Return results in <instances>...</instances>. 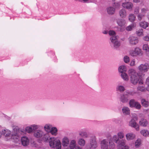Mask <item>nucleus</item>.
Instances as JSON below:
<instances>
[{
  "mask_svg": "<svg viewBox=\"0 0 149 149\" xmlns=\"http://www.w3.org/2000/svg\"><path fill=\"white\" fill-rule=\"evenodd\" d=\"M128 74L130 77V81L131 83L134 85L139 84L137 87V91L138 92H145L147 91V87L146 88L143 86H141L144 84L143 80L139 78L138 76V73L134 69H130L128 71Z\"/></svg>",
  "mask_w": 149,
  "mask_h": 149,
  "instance_id": "nucleus-1",
  "label": "nucleus"
},
{
  "mask_svg": "<svg viewBox=\"0 0 149 149\" xmlns=\"http://www.w3.org/2000/svg\"><path fill=\"white\" fill-rule=\"evenodd\" d=\"M49 144L51 147L56 149H61V144L60 141L54 138H50L49 140Z\"/></svg>",
  "mask_w": 149,
  "mask_h": 149,
  "instance_id": "nucleus-2",
  "label": "nucleus"
},
{
  "mask_svg": "<svg viewBox=\"0 0 149 149\" xmlns=\"http://www.w3.org/2000/svg\"><path fill=\"white\" fill-rule=\"evenodd\" d=\"M134 94L132 92H127L126 93L121 95L120 98V101L123 103H126L127 102L130 98L129 95H132Z\"/></svg>",
  "mask_w": 149,
  "mask_h": 149,
  "instance_id": "nucleus-3",
  "label": "nucleus"
},
{
  "mask_svg": "<svg viewBox=\"0 0 149 149\" xmlns=\"http://www.w3.org/2000/svg\"><path fill=\"white\" fill-rule=\"evenodd\" d=\"M24 132L21 129H17V128H15L13 130L12 134V138L13 139H18L19 136L21 135H22Z\"/></svg>",
  "mask_w": 149,
  "mask_h": 149,
  "instance_id": "nucleus-4",
  "label": "nucleus"
},
{
  "mask_svg": "<svg viewBox=\"0 0 149 149\" xmlns=\"http://www.w3.org/2000/svg\"><path fill=\"white\" fill-rule=\"evenodd\" d=\"M138 69L141 72H146L149 70V64L147 63L141 64L138 67Z\"/></svg>",
  "mask_w": 149,
  "mask_h": 149,
  "instance_id": "nucleus-5",
  "label": "nucleus"
},
{
  "mask_svg": "<svg viewBox=\"0 0 149 149\" xmlns=\"http://www.w3.org/2000/svg\"><path fill=\"white\" fill-rule=\"evenodd\" d=\"M118 36H111L110 38L111 42L112 43L115 48H118L120 45V43L117 41Z\"/></svg>",
  "mask_w": 149,
  "mask_h": 149,
  "instance_id": "nucleus-6",
  "label": "nucleus"
},
{
  "mask_svg": "<svg viewBox=\"0 0 149 149\" xmlns=\"http://www.w3.org/2000/svg\"><path fill=\"white\" fill-rule=\"evenodd\" d=\"M128 40L130 44L132 45H136L139 42L138 38L136 37L130 36Z\"/></svg>",
  "mask_w": 149,
  "mask_h": 149,
  "instance_id": "nucleus-7",
  "label": "nucleus"
},
{
  "mask_svg": "<svg viewBox=\"0 0 149 149\" xmlns=\"http://www.w3.org/2000/svg\"><path fill=\"white\" fill-rule=\"evenodd\" d=\"M109 142L107 139H104L100 143V146L101 149H109Z\"/></svg>",
  "mask_w": 149,
  "mask_h": 149,
  "instance_id": "nucleus-8",
  "label": "nucleus"
},
{
  "mask_svg": "<svg viewBox=\"0 0 149 149\" xmlns=\"http://www.w3.org/2000/svg\"><path fill=\"white\" fill-rule=\"evenodd\" d=\"M122 6L127 9H131L133 7V5L131 2L126 1L122 3Z\"/></svg>",
  "mask_w": 149,
  "mask_h": 149,
  "instance_id": "nucleus-9",
  "label": "nucleus"
},
{
  "mask_svg": "<svg viewBox=\"0 0 149 149\" xmlns=\"http://www.w3.org/2000/svg\"><path fill=\"white\" fill-rule=\"evenodd\" d=\"M129 125L132 127L134 128L137 131L139 130V126L134 119H132L130 121Z\"/></svg>",
  "mask_w": 149,
  "mask_h": 149,
  "instance_id": "nucleus-10",
  "label": "nucleus"
},
{
  "mask_svg": "<svg viewBox=\"0 0 149 149\" xmlns=\"http://www.w3.org/2000/svg\"><path fill=\"white\" fill-rule=\"evenodd\" d=\"M38 128V126L36 125H33L30 127H26L25 128V131L26 132L30 133L32 132L33 130H36Z\"/></svg>",
  "mask_w": 149,
  "mask_h": 149,
  "instance_id": "nucleus-11",
  "label": "nucleus"
},
{
  "mask_svg": "<svg viewBox=\"0 0 149 149\" xmlns=\"http://www.w3.org/2000/svg\"><path fill=\"white\" fill-rule=\"evenodd\" d=\"M22 144L24 146H26L29 143V140L26 136H23L21 139Z\"/></svg>",
  "mask_w": 149,
  "mask_h": 149,
  "instance_id": "nucleus-12",
  "label": "nucleus"
},
{
  "mask_svg": "<svg viewBox=\"0 0 149 149\" xmlns=\"http://www.w3.org/2000/svg\"><path fill=\"white\" fill-rule=\"evenodd\" d=\"M126 139L128 141L133 140L136 137L135 135L133 133H129L127 134L126 135Z\"/></svg>",
  "mask_w": 149,
  "mask_h": 149,
  "instance_id": "nucleus-13",
  "label": "nucleus"
},
{
  "mask_svg": "<svg viewBox=\"0 0 149 149\" xmlns=\"http://www.w3.org/2000/svg\"><path fill=\"white\" fill-rule=\"evenodd\" d=\"M119 14L121 18H125L127 16V12L126 10L124 8H122L119 11Z\"/></svg>",
  "mask_w": 149,
  "mask_h": 149,
  "instance_id": "nucleus-14",
  "label": "nucleus"
},
{
  "mask_svg": "<svg viewBox=\"0 0 149 149\" xmlns=\"http://www.w3.org/2000/svg\"><path fill=\"white\" fill-rule=\"evenodd\" d=\"M117 23L119 26L122 27L125 25L126 22L124 19H120L117 20Z\"/></svg>",
  "mask_w": 149,
  "mask_h": 149,
  "instance_id": "nucleus-15",
  "label": "nucleus"
},
{
  "mask_svg": "<svg viewBox=\"0 0 149 149\" xmlns=\"http://www.w3.org/2000/svg\"><path fill=\"white\" fill-rule=\"evenodd\" d=\"M43 135V132L39 130L35 131L34 132V136L37 138L42 136Z\"/></svg>",
  "mask_w": 149,
  "mask_h": 149,
  "instance_id": "nucleus-16",
  "label": "nucleus"
},
{
  "mask_svg": "<svg viewBox=\"0 0 149 149\" xmlns=\"http://www.w3.org/2000/svg\"><path fill=\"white\" fill-rule=\"evenodd\" d=\"M91 147L93 148H95L97 146V144L95 139L91 140L90 142Z\"/></svg>",
  "mask_w": 149,
  "mask_h": 149,
  "instance_id": "nucleus-17",
  "label": "nucleus"
},
{
  "mask_svg": "<svg viewBox=\"0 0 149 149\" xmlns=\"http://www.w3.org/2000/svg\"><path fill=\"white\" fill-rule=\"evenodd\" d=\"M107 11L109 14L112 15L114 13L115 10L113 7H109L107 8Z\"/></svg>",
  "mask_w": 149,
  "mask_h": 149,
  "instance_id": "nucleus-18",
  "label": "nucleus"
},
{
  "mask_svg": "<svg viewBox=\"0 0 149 149\" xmlns=\"http://www.w3.org/2000/svg\"><path fill=\"white\" fill-rule=\"evenodd\" d=\"M139 124L141 126L146 127L148 124V122L146 119H142L139 121Z\"/></svg>",
  "mask_w": 149,
  "mask_h": 149,
  "instance_id": "nucleus-19",
  "label": "nucleus"
},
{
  "mask_svg": "<svg viewBox=\"0 0 149 149\" xmlns=\"http://www.w3.org/2000/svg\"><path fill=\"white\" fill-rule=\"evenodd\" d=\"M69 140L68 138L66 137H64L63 139L62 143L63 146H67L69 143Z\"/></svg>",
  "mask_w": 149,
  "mask_h": 149,
  "instance_id": "nucleus-20",
  "label": "nucleus"
},
{
  "mask_svg": "<svg viewBox=\"0 0 149 149\" xmlns=\"http://www.w3.org/2000/svg\"><path fill=\"white\" fill-rule=\"evenodd\" d=\"M122 111L123 113L125 115H128L130 114V110L127 107H123L122 109Z\"/></svg>",
  "mask_w": 149,
  "mask_h": 149,
  "instance_id": "nucleus-21",
  "label": "nucleus"
},
{
  "mask_svg": "<svg viewBox=\"0 0 149 149\" xmlns=\"http://www.w3.org/2000/svg\"><path fill=\"white\" fill-rule=\"evenodd\" d=\"M76 147V141L74 140H73L71 141L69 145V147L70 149H74Z\"/></svg>",
  "mask_w": 149,
  "mask_h": 149,
  "instance_id": "nucleus-22",
  "label": "nucleus"
},
{
  "mask_svg": "<svg viewBox=\"0 0 149 149\" xmlns=\"http://www.w3.org/2000/svg\"><path fill=\"white\" fill-rule=\"evenodd\" d=\"M140 26L142 28L146 29L148 26L149 24L146 22H141L139 23Z\"/></svg>",
  "mask_w": 149,
  "mask_h": 149,
  "instance_id": "nucleus-23",
  "label": "nucleus"
},
{
  "mask_svg": "<svg viewBox=\"0 0 149 149\" xmlns=\"http://www.w3.org/2000/svg\"><path fill=\"white\" fill-rule=\"evenodd\" d=\"M141 102L142 105L145 107H147L149 105V102L144 99H141Z\"/></svg>",
  "mask_w": 149,
  "mask_h": 149,
  "instance_id": "nucleus-24",
  "label": "nucleus"
},
{
  "mask_svg": "<svg viewBox=\"0 0 149 149\" xmlns=\"http://www.w3.org/2000/svg\"><path fill=\"white\" fill-rule=\"evenodd\" d=\"M119 71L121 73H125L127 70L126 67L125 65H121L120 66L118 69Z\"/></svg>",
  "mask_w": 149,
  "mask_h": 149,
  "instance_id": "nucleus-25",
  "label": "nucleus"
},
{
  "mask_svg": "<svg viewBox=\"0 0 149 149\" xmlns=\"http://www.w3.org/2000/svg\"><path fill=\"white\" fill-rule=\"evenodd\" d=\"M78 144L81 146H84L85 145L86 141L85 140L82 138L79 139L78 141Z\"/></svg>",
  "mask_w": 149,
  "mask_h": 149,
  "instance_id": "nucleus-26",
  "label": "nucleus"
},
{
  "mask_svg": "<svg viewBox=\"0 0 149 149\" xmlns=\"http://www.w3.org/2000/svg\"><path fill=\"white\" fill-rule=\"evenodd\" d=\"M134 50L136 56L138 55L141 56L143 54L141 49L139 47L135 48Z\"/></svg>",
  "mask_w": 149,
  "mask_h": 149,
  "instance_id": "nucleus-27",
  "label": "nucleus"
},
{
  "mask_svg": "<svg viewBox=\"0 0 149 149\" xmlns=\"http://www.w3.org/2000/svg\"><path fill=\"white\" fill-rule=\"evenodd\" d=\"M11 132L8 130H3V135L6 137H8L10 135Z\"/></svg>",
  "mask_w": 149,
  "mask_h": 149,
  "instance_id": "nucleus-28",
  "label": "nucleus"
},
{
  "mask_svg": "<svg viewBox=\"0 0 149 149\" xmlns=\"http://www.w3.org/2000/svg\"><path fill=\"white\" fill-rule=\"evenodd\" d=\"M122 78L125 81H127L129 80L128 76L127 74L125 73H122L121 74Z\"/></svg>",
  "mask_w": 149,
  "mask_h": 149,
  "instance_id": "nucleus-29",
  "label": "nucleus"
},
{
  "mask_svg": "<svg viewBox=\"0 0 149 149\" xmlns=\"http://www.w3.org/2000/svg\"><path fill=\"white\" fill-rule=\"evenodd\" d=\"M140 133L142 135L145 136H148L149 135V132L147 130H142L141 131Z\"/></svg>",
  "mask_w": 149,
  "mask_h": 149,
  "instance_id": "nucleus-30",
  "label": "nucleus"
},
{
  "mask_svg": "<svg viewBox=\"0 0 149 149\" xmlns=\"http://www.w3.org/2000/svg\"><path fill=\"white\" fill-rule=\"evenodd\" d=\"M125 90L124 87L122 85H118L116 87V90L121 92H123Z\"/></svg>",
  "mask_w": 149,
  "mask_h": 149,
  "instance_id": "nucleus-31",
  "label": "nucleus"
},
{
  "mask_svg": "<svg viewBox=\"0 0 149 149\" xmlns=\"http://www.w3.org/2000/svg\"><path fill=\"white\" fill-rule=\"evenodd\" d=\"M49 132L52 135H56L57 134V130L55 127H52Z\"/></svg>",
  "mask_w": 149,
  "mask_h": 149,
  "instance_id": "nucleus-32",
  "label": "nucleus"
},
{
  "mask_svg": "<svg viewBox=\"0 0 149 149\" xmlns=\"http://www.w3.org/2000/svg\"><path fill=\"white\" fill-rule=\"evenodd\" d=\"M112 140L114 141L115 143H117L119 142V144L120 143V142L121 141H119V138L118 136L116 135L113 136L112 138Z\"/></svg>",
  "mask_w": 149,
  "mask_h": 149,
  "instance_id": "nucleus-33",
  "label": "nucleus"
},
{
  "mask_svg": "<svg viewBox=\"0 0 149 149\" xmlns=\"http://www.w3.org/2000/svg\"><path fill=\"white\" fill-rule=\"evenodd\" d=\"M136 17L134 14H131L129 16V19L131 22H134L135 20Z\"/></svg>",
  "mask_w": 149,
  "mask_h": 149,
  "instance_id": "nucleus-34",
  "label": "nucleus"
},
{
  "mask_svg": "<svg viewBox=\"0 0 149 149\" xmlns=\"http://www.w3.org/2000/svg\"><path fill=\"white\" fill-rule=\"evenodd\" d=\"M136 102L134 99L131 100L129 102L130 106L131 107H133L135 105Z\"/></svg>",
  "mask_w": 149,
  "mask_h": 149,
  "instance_id": "nucleus-35",
  "label": "nucleus"
},
{
  "mask_svg": "<svg viewBox=\"0 0 149 149\" xmlns=\"http://www.w3.org/2000/svg\"><path fill=\"white\" fill-rule=\"evenodd\" d=\"M79 134L80 136L82 137H85L87 138L88 137V135L87 133L83 131H81L79 132Z\"/></svg>",
  "mask_w": 149,
  "mask_h": 149,
  "instance_id": "nucleus-36",
  "label": "nucleus"
},
{
  "mask_svg": "<svg viewBox=\"0 0 149 149\" xmlns=\"http://www.w3.org/2000/svg\"><path fill=\"white\" fill-rule=\"evenodd\" d=\"M136 25L135 24H132L127 26L126 28V29L128 31H131L134 28V27Z\"/></svg>",
  "mask_w": 149,
  "mask_h": 149,
  "instance_id": "nucleus-37",
  "label": "nucleus"
},
{
  "mask_svg": "<svg viewBox=\"0 0 149 149\" xmlns=\"http://www.w3.org/2000/svg\"><path fill=\"white\" fill-rule=\"evenodd\" d=\"M51 125H46L44 127L45 130L47 132H49L52 128Z\"/></svg>",
  "mask_w": 149,
  "mask_h": 149,
  "instance_id": "nucleus-38",
  "label": "nucleus"
},
{
  "mask_svg": "<svg viewBox=\"0 0 149 149\" xmlns=\"http://www.w3.org/2000/svg\"><path fill=\"white\" fill-rule=\"evenodd\" d=\"M141 144V141L140 139H138L135 142V146L136 148L139 147Z\"/></svg>",
  "mask_w": 149,
  "mask_h": 149,
  "instance_id": "nucleus-39",
  "label": "nucleus"
},
{
  "mask_svg": "<svg viewBox=\"0 0 149 149\" xmlns=\"http://www.w3.org/2000/svg\"><path fill=\"white\" fill-rule=\"evenodd\" d=\"M136 34L138 36H143V31L142 29H140L136 31Z\"/></svg>",
  "mask_w": 149,
  "mask_h": 149,
  "instance_id": "nucleus-40",
  "label": "nucleus"
},
{
  "mask_svg": "<svg viewBox=\"0 0 149 149\" xmlns=\"http://www.w3.org/2000/svg\"><path fill=\"white\" fill-rule=\"evenodd\" d=\"M145 15L143 14H139L137 16V17L138 20L139 21H141L142 19L144 17Z\"/></svg>",
  "mask_w": 149,
  "mask_h": 149,
  "instance_id": "nucleus-41",
  "label": "nucleus"
},
{
  "mask_svg": "<svg viewBox=\"0 0 149 149\" xmlns=\"http://www.w3.org/2000/svg\"><path fill=\"white\" fill-rule=\"evenodd\" d=\"M124 61L126 63H128L130 61V58L129 57L127 56H125L123 58Z\"/></svg>",
  "mask_w": 149,
  "mask_h": 149,
  "instance_id": "nucleus-42",
  "label": "nucleus"
},
{
  "mask_svg": "<svg viewBox=\"0 0 149 149\" xmlns=\"http://www.w3.org/2000/svg\"><path fill=\"white\" fill-rule=\"evenodd\" d=\"M143 50H145L146 51L147 53L148 52V50H149L148 46L146 44H144L143 45Z\"/></svg>",
  "mask_w": 149,
  "mask_h": 149,
  "instance_id": "nucleus-43",
  "label": "nucleus"
},
{
  "mask_svg": "<svg viewBox=\"0 0 149 149\" xmlns=\"http://www.w3.org/2000/svg\"><path fill=\"white\" fill-rule=\"evenodd\" d=\"M145 83L147 85V91H149V77L146 79Z\"/></svg>",
  "mask_w": 149,
  "mask_h": 149,
  "instance_id": "nucleus-44",
  "label": "nucleus"
},
{
  "mask_svg": "<svg viewBox=\"0 0 149 149\" xmlns=\"http://www.w3.org/2000/svg\"><path fill=\"white\" fill-rule=\"evenodd\" d=\"M118 137L119 139H122L124 137V134L123 132H120L118 133Z\"/></svg>",
  "mask_w": 149,
  "mask_h": 149,
  "instance_id": "nucleus-45",
  "label": "nucleus"
},
{
  "mask_svg": "<svg viewBox=\"0 0 149 149\" xmlns=\"http://www.w3.org/2000/svg\"><path fill=\"white\" fill-rule=\"evenodd\" d=\"M137 109H140L141 107L140 104L137 102H136L135 106L134 107Z\"/></svg>",
  "mask_w": 149,
  "mask_h": 149,
  "instance_id": "nucleus-46",
  "label": "nucleus"
},
{
  "mask_svg": "<svg viewBox=\"0 0 149 149\" xmlns=\"http://www.w3.org/2000/svg\"><path fill=\"white\" fill-rule=\"evenodd\" d=\"M109 144H110L109 145V149H113L115 147V145L113 143L111 142L110 141H109Z\"/></svg>",
  "mask_w": 149,
  "mask_h": 149,
  "instance_id": "nucleus-47",
  "label": "nucleus"
},
{
  "mask_svg": "<svg viewBox=\"0 0 149 149\" xmlns=\"http://www.w3.org/2000/svg\"><path fill=\"white\" fill-rule=\"evenodd\" d=\"M130 54L132 56H136V55L135 53V50H131L130 52H129Z\"/></svg>",
  "mask_w": 149,
  "mask_h": 149,
  "instance_id": "nucleus-48",
  "label": "nucleus"
},
{
  "mask_svg": "<svg viewBox=\"0 0 149 149\" xmlns=\"http://www.w3.org/2000/svg\"><path fill=\"white\" fill-rule=\"evenodd\" d=\"M109 34L110 36H115V35L116 34L115 32L113 31H109Z\"/></svg>",
  "mask_w": 149,
  "mask_h": 149,
  "instance_id": "nucleus-49",
  "label": "nucleus"
},
{
  "mask_svg": "<svg viewBox=\"0 0 149 149\" xmlns=\"http://www.w3.org/2000/svg\"><path fill=\"white\" fill-rule=\"evenodd\" d=\"M139 7H136L134 9V13L135 14H138L139 12Z\"/></svg>",
  "mask_w": 149,
  "mask_h": 149,
  "instance_id": "nucleus-50",
  "label": "nucleus"
},
{
  "mask_svg": "<svg viewBox=\"0 0 149 149\" xmlns=\"http://www.w3.org/2000/svg\"><path fill=\"white\" fill-rule=\"evenodd\" d=\"M143 40L145 41H149V36H147L143 37Z\"/></svg>",
  "mask_w": 149,
  "mask_h": 149,
  "instance_id": "nucleus-51",
  "label": "nucleus"
},
{
  "mask_svg": "<svg viewBox=\"0 0 149 149\" xmlns=\"http://www.w3.org/2000/svg\"><path fill=\"white\" fill-rule=\"evenodd\" d=\"M135 65V61L134 59H133L132 61L131 62V63L130 64V65L131 66H134Z\"/></svg>",
  "mask_w": 149,
  "mask_h": 149,
  "instance_id": "nucleus-52",
  "label": "nucleus"
},
{
  "mask_svg": "<svg viewBox=\"0 0 149 149\" xmlns=\"http://www.w3.org/2000/svg\"><path fill=\"white\" fill-rule=\"evenodd\" d=\"M141 10L142 13L143 14L146 13V12L147 11V10L145 8H143L141 9Z\"/></svg>",
  "mask_w": 149,
  "mask_h": 149,
  "instance_id": "nucleus-53",
  "label": "nucleus"
},
{
  "mask_svg": "<svg viewBox=\"0 0 149 149\" xmlns=\"http://www.w3.org/2000/svg\"><path fill=\"white\" fill-rule=\"evenodd\" d=\"M3 130H0V138L3 135Z\"/></svg>",
  "mask_w": 149,
  "mask_h": 149,
  "instance_id": "nucleus-54",
  "label": "nucleus"
},
{
  "mask_svg": "<svg viewBox=\"0 0 149 149\" xmlns=\"http://www.w3.org/2000/svg\"><path fill=\"white\" fill-rule=\"evenodd\" d=\"M75 149H82V148H80L79 146H76L75 148Z\"/></svg>",
  "mask_w": 149,
  "mask_h": 149,
  "instance_id": "nucleus-55",
  "label": "nucleus"
},
{
  "mask_svg": "<svg viewBox=\"0 0 149 149\" xmlns=\"http://www.w3.org/2000/svg\"><path fill=\"white\" fill-rule=\"evenodd\" d=\"M115 4H116V7H115L116 8H119V7L120 6L118 3H116Z\"/></svg>",
  "mask_w": 149,
  "mask_h": 149,
  "instance_id": "nucleus-56",
  "label": "nucleus"
},
{
  "mask_svg": "<svg viewBox=\"0 0 149 149\" xmlns=\"http://www.w3.org/2000/svg\"><path fill=\"white\" fill-rule=\"evenodd\" d=\"M133 1L135 3H138L139 2V0H133Z\"/></svg>",
  "mask_w": 149,
  "mask_h": 149,
  "instance_id": "nucleus-57",
  "label": "nucleus"
},
{
  "mask_svg": "<svg viewBox=\"0 0 149 149\" xmlns=\"http://www.w3.org/2000/svg\"><path fill=\"white\" fill-rule=\"evenodd\" d=\"M103 33L104 34H107V31H104L103 32Z\"/></svg>",
  "mask_w": 149,
  "mask_h": 149,
  "instance_id": "nucleus-58",
  "label": "nucleus"
},
{
  "mask_svg": "<svg viewBox=\"0 0 149 149\" xmlns=\"http://www.w3.org/2000/svg\"><path fill=\"white\" fill-rule=\"evenodd\" d=\"M147 54L149 56V50H148V52L147 53Z\"/></svg>",
  "mask_w": 149,
  "mask_h": 149,
  "instance_id": "nucleus-59",
  "label": "nucleus"
},
{
  "mask_svg": "<svg viewBox=\"0 0 149 149\" xmlns=\"http://www.w3.org/2000/svg\"><path fill=\"white\" fill-rule=\"evenodd\" d=\"M142 74H143V75H144V74H143L142 73Z\"/></svg>",
  "mask_w": 149,
  "mask_h": 149,
  "instance_id": "nucleus-60",
  "label": "nucleus"
},
{
  "mask_svg": "<svg viewBox=\"0 0 149 149\" xmlns=\"http://www.w3.org/2000/svg\"><path fill=\"white\" fill-rule=\"evenodd\" d=\"M139 77H141V76L139 75Z\"/></svg>",
  "mask_w": 149,
  "mask_h": 149,
  "instance_id": "nucleus-61",
  "label": "nucleus"
},
{
  "mask_svg": "<svg viewBox=\"0 0 149 149\" xmlns=\"http://www.w3.org/2000/svg\"><path fill=\"white\" fill-rule=\"evenodd\" d=\"M113 1H114L115 0H112Z\"/></svg>",
  "mask_w": 149,
  "mask_h": 149,
  "instance_id": "nucleus-62",
  "label": "nucleus"
},
{
  "mask_svg": "<svg viewBox=\"0 0 149 149\" xmlns=\"http://www.w3.org/2000/svg\"><path fill=\"white\" fill-rule=\"evenodd\" d=\"M148 18L149 19V16L148 17Z\"/></svg>",
  "mask_w": 149,
  "mask_h": 149,
  "instance_id": "nucleus-63",
  "label": "nucleus"
}]
</instances>
